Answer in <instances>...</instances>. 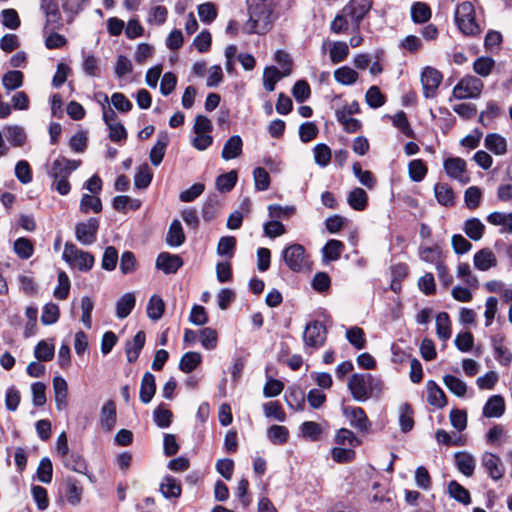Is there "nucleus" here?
Here are the masks:
<instances>
[{"label":"nucleus","instance_id":"nucleus-53","mask_svg":"<svg viewBox=\"0 0 512 512\" xmlns=\"http://www.w3.org/2000/svg\"><path fill=\"white\" fill-rule=\"evenodd\" d=\"M411 18L415 23H425L431 18L430 7L423 2H416L411 7Z\"/></svg>","mask_w":512,"mask_h":512},{"label":"nucleus","instance_id":"nucleus-21","mask_svg":"<svg viewBox=\"0 0 512 512\" xmlns=\"http://www.w3.org/2000/svg\"><path fill=\"white\" fill-rule=\"evenodd\" d=\"M116 406L112 400L106 401L100 412V424L106 431H111L116 424Z\"/></svg>","mask_w":512,"mask_h":512},{"label":"nucleus","instance_id":"nucleus-11","mask_svg":"<svg viewBox=\"0 0 512 512\" xmlns=\"http://www.w3.org/2000/svg\"><path fill=\"white\" fill-rule=\"evenodd\" d=\"M443 168L451 179L457 180L462 184H466L470 180L467 175L466 162L460 157H449L445 159Z\"/></svg>","mask_w":512,"mask_h":512},{"label":"nucleus","instance_id":"nucleus-30","mask_svg":"<svg viewBox=\"0 0 512 512\" xmlns=\"http://www.w3.org/2000/svg\"><path fill=\"white\" fill-rule=\"evenodd\" d=\"M484 145L495 155H504L507 152V141L498 133L487 134Z\"/></svg>","mask_w":512,"mask_h":512},{"label":"nucleus","instance_id":"nucleus-18","mask_svg":"<svg viewBox=\"0 0 512 512\" xmlns=\"http://www.w3.org/2000/svg\"><path fill=\"white\" fill-rule=\"evenodd\" d=\"M291 73V69H285L280 71L275 66L266 67L263 71V86L268 92H272L275 89V85L283 77L288 76Z\"/></svg>","mask_w":512,"mask_h":512},{"label":"nucleus","instance_id":"nucleus-48","mask_svg":"<svg viewBox=\"0 0 512 512\" xmlns=\"http://www.w3.org/2000/svg\"><path fill=\"white\" fill-rule=\"evenodd\" d=\"M335 115L337 121L343 125L347 132L353 133L361 128V122L358 119L351 118L346 109L336 110Z\"/></svg>","mask_w":512,"mask_h":512},{"label":"nucleus","instance_id":"nucleus-33","mask_svg":"<svg viewBox=\"0 0 512 512\" xmlns=\"http://www.w3.org/2000/svg\"><path fill=\"white\" fill-rule=\"evenodd\" d=\"M60 459L66 468L81 474L86 472V462L79 453L69 452Z\"/></svg>","mask_w":512,"mask_h":512},{"label":"nucleus","instance_id":"nucleus-35","mask_svg":"<svg viewBox=\"0 0 512 512\" xmlns=\"http://www.w3.org/2000/svg\"><path fill=\"white\" fill-rule=\"evenodd\" d=\"M333 74L335 81L344 86L355 84L359 78L358 72L349 66H341Z\"/></svg>","mask_w":512,"mask_h":512},{"label":"nucleus","instance_id":"nucleus-57","mask_svg":"<svg viewBox=\"0 0 512 512\" xmlns=\"http://www.w3.org/2000/svg\"><path fill=\"white\" fill-rule=\"evenodd\" d=\"M237 182L236 171H230L217 177L215 185L220 192H229Z\"/></svg>","mask_w":512,"mask_h":512},{"label":"nucleus","instance_id":"nucleus-25","mask_svg":"<svg viewBox=\"0 0 512 512\" xmlns=\"http://www.w3.org/2000/svg\"><path fill=\"white\" fill-rule=\"evenodd\" d=\"M243 142L239 135H233L225 142L221 157L224 160L235 159L242 153Z\"/></svg>","mask_w":512,"mask_h":512},{"label":"nucleus","instance_id":"nucleus-9","mask_svg":"<svg viewBox=\"0 0 512 512\" xmlns=\"http://www.w3.org/2000/svg\"><path fill=\"white\" fill-rule=\"evenodd\" d=\"M372 7V0H350L343 12L349 16L354 29H358L361 21Z\"/></svg>","mask_w":512,"mask_h":512},{"label":"nucleus","instance_id":"nucleus-7","mask_svg":"<svg viewBox=\"0 0 512 512\" xmlns=\"http://www.w3.org/2000/svg\"><path fill=\"white\" fill-rule=\"evenodd\" d=\"M282 258L288 268L299 272L308 265V258L305 249L300 244H292L282 251Z\"/></svg>","mask_w":512,"mask_h":512},{"label":"nucleus","instance_id":"nucleus-44","mask_svg":"<svg viewBox=\"0 0 512 512\" xmlns=\"http://www.w3.org/2000/svg\"><path fill=\"white\" fill-rule=\"evenodd\" d=\"M448 493L450 497L464 505H468L471 502L469 491L454 480L448 484Z\"/></svg>","mask_w":512,"mask_h":512},{"label":"nucleus","instance_id":"nucleus-42","mask_svg":"<svg viewBox=\"0 0 512 512\" xmlns=\"http://www.w3.org/2000/svg\"><path fill=\"white\" fill-rule=\"evenodd\" d=\"M79 209L84 214H88L90 211L99 213L102 210L101 199L96 195L83 194L80 200Z\"/></svg>","mask_w":512,"mask_h":512},{"label":"nucleus","instance_id":"nucleus-26","mask_svg":"<svg viewBox=\"0 0 512 512\" xmlns=\"http://www.w3.org/2000/svg\"><path fill=\"white\" fill-rule=\"evenodd\" d=\"M53 390L55 404L58 410L65 409L67 406L68 387L64 378L57 376L53 379Z\"/></svg>","mask_w":512,"mask_h":512},{"label":"nucleus","instance_id":"nucleus-29","mask_svg":"<svg viewBox=\"0 0 512 512\" xmlns=\"http://www.w3.org/2000/svg\"><path fill=\"white\" fill-rule=\"evenodd\" d=\"M185 242V234L181 225V222L178 219L172 221L169 226L167 235H166V243L170 247H179Z\"/></svg>","mask_w":512,"mask_h":512},{"label":"nucleus","instance_id":"nucleus-17","mask_svg":"<svg viewBox=\"0 0 512 512\" xmlns=\"http://www.w3.org/2000/svg\"><path fill=\"white\" fill-rule=\"evenodd\" d=\"M146 335L144 331H138L131 341H127L125 352L127 361L134 363L137 361L141 350L145 345Z\"/></svg>","mask_w":512,"mask_h":512},{"label":"nucleus","instance_id":"nucleus-6","mask_svg":"<svg viewBox=\"0 0 512 512\" xmlns=\"http://www.w3.org/2000/svg\"><path fill=\"white\" fill-rule=\"evenodd\" d=\"M99 226L100 222L96 217H91L86 221L78 222L75 225L76 240L85 246L92 245L97 240Z\"/></svg>","mask_w":512,"mask_h":512},{"label":"nucleus","instance_id":"nucleus-58","mask_svg":"<svg viewBox=\"0 0 512 512\" xmlns=\"http://www.w3.org/2000/svg\"><path fill=\"white\" fill-rule=\"evenodd\" d=\"M14 252L21 259H29L34 252L31 240L21 237L14 242Z\"/></svg>","mask_w":512,"mask_h":512},{"label":"nucleus","instance_id":"nucleus-56","mask_svg":"<svg viewBox=\"0 0 512 512\" xmlns=\"http://www.w3.org/2000/svg\"><path fill=\"white\" fill-rule=\"evenodd\" d=\"M349 54V47L346 42H333L330 48V59L332 63L337 64L344 61Z\"/></svg>","mask_w":512,"mask_h":512},{"label":"nucleus","instance_id":"nucleus-19","mask_svg":"<svg viewBox=\"0 0 512 512\" xmlns=\"http://www.w3.org/2000/svg\"><path fill=\"white\" fill-rule=\"evenodd\" d=\"M427 401L431 406L443 408L447 404V398L441 387L433 380L426 383Z\"/></svg>","mask_w":512,"mask_h":512},{"label":"nucleus","instance_id":"nucleus-4","mask_svg":"<svg viewBox=\"0 0 512 512\" xmlns=\"http://www.w3.org/2000/svg\"><path fill=\"white\" fill-rule=\"evenodd\" d=\"M62 258L70 266L76 267L80 271H89L95 262V258L90 252L79 249L71 242L65 243Z\"/></svg>","mask_w":512,"mask_h":512},{"label":"nucleus","instance_id":"nucleus-12","mask_svg":"<svg viewBox=\"0 0 512 512\" xmlns=\"http://www.w3.org/2000/svg\"><path fill=\"white\" fill-rule=\"evenodd\" d=\"M442 81V74L435 68L426 67L421 73V83L425 98H433Z\"/></svg>","mask_w":512,"mask_h":512},{"label":"nucleus","instance_id":"nucleus-55","mask_svg":"<svg viewBox=\"0 0 512 512\" xmlns=\"http://www.w3.org/2000/svg\"><path fill=\"white\" fill-rule=\"evenodd\" d=\"M300 430L303 437L311 441L319 440L323 432L321 425L314 421L303 422L300 426Z\"/></svg>","mask_w":512,"mask_h":512},{"label":"nucleus","instance_id":"nucleus-28","mask_svg":"<svg viewBox=\"0 0 512 512\" xmlns=\"http://www.w3.org/2000/svg\"><path fill=\"white\" fill-rule=\"evenodd\" d=\"M7 141L14 147L25 144L27 135L23 127L19 125H7L3 129Z\"/></svg>","mask_w":512,"mask_h":512},{"label":"nucleus","instance_id":"nucleus-22","mask_svg":"<svg viewBox=\"0 0 512 512\" xmlns=\"http://www.w3.org/2000/svg\"><path fill=\"white\" fill-rule=\"evenodd\" d=\"M455 464L458 470L465 476L470 477L473 475L476 461L475 458L468 452H456L454 454Z\"/></svg>","mask_w":512,"mask_h":512},{"label":"nucleus","instance_id":"nucleus-59","mask_svg":"<svg viewBox=\"0 0 512 512\" xmlns=\"http://www.w3.org/2000/svg\"><path fill=\"white\" fill-rule=\"evenodd\" d=\"M365 101L369 107L377 109L385 104L386 98L377 86H371L365 94Z\"/></svg>","mask_w":512,"mask_h":512},{"label":"nucleus","instance_id":"nucleus-47","mask_svg":"<svg viewBox=\"0 0 512 512\" xmlns=\"http://www.w3.org/2000/svg\"><path fill=\"white\" fill-rule=\"evenodd\" d=\"M287 405L295 411H302L305 406V395L298 389H290L285 395Z\"/></svg>","mask_w":512,"mask_h":512},{"label":"nucleus","instance_id":"nucleus-31","mask_svg":"<svg viewBox=\"0 0 512 512\" xmlns=\"http://www.w3.org/2000/svg\"><path fill=\"white\" fill-rule=\"evenodd\" d=\"M160 492L165 498H179L182 492L181 484L174 477L167 475L160 484Z\"/></svg>","mask_w":512,"mask_h":512},{"label":"nucleus","instance_id":"nucleus-52","mask_svg":"<svg viewBox=\"0 0 512 512\" xmlns=\"http://www.w3.org/2000/svg\"><path fill=\"white\" fill-rule=\"evenodd\" d=\"M82 487L73 478L66 480V499L69 504L77 505L81 501Z\"/></svg>","mask_w":512,"mask_h":512},{"label":"nucleus","instance_id":"nucleus-15","mask_svg":"<svg viewBox=\"0 0 512 512\" xmlns=\"http://www.w3.org/2000/svg\"><path fill=\"white\" fill-rule=\"evenodd\" d=\"M170 138L167 132H160L157 136L156 143L150 150L149 158L154 166H159L162 162L166 148L169 144Z\"/></svg>","mask_w":512,"mask_h":512},{"label":"nucleus","instance_id":"nucleus-62","mask_svg":"<svg viewBox=\"0 0 512 512\" xmlns=\"http://www.w3.org/2000/svg\"><path fill=\"white\" fill-rule=\"evenodd\" d=\"M3 86L8 90H15L23 84V73L18 70L8 71L2 78Z\"/></svg>","mask_w":512,"mask_h":512},{"label":"nucleus","instance_id":"nucleus-8","mask_svg":"<svg viewBox=\"0 0 512 512\" xmlns=\"http://www.w3.org/2000/svg\"><path fill=\"white\" fill-rule=\"evenodd\" d=\"M327 337V329L320 321L308 323L303 332V341L306 347L320 348L324 345Z\"/></svg>","mask_w":512,"mask_h":512},{"label":"nucleus","instance_id":"nucleus-1","mask_svg":"<svg viewBox=\"0 0 512 512\" xmlns=\"http://www.w3.org/2000/svg\"><path fill=\"white\" fill-rule=\"evenodd\" d=\"M249 19L244 24L248 34H265L273 24V9L266 0H248Z\"/></svg>","mask_w":512,"mask_h":512},{"label":"nucleus","instance_id":"nucleus-60","mask_svg":"<svg viewBox=\"0 0 512 512\" xmlns=\"http://www.w3.org/2000/svg\"><path fill=\"white\" fill-rule=\"evenodd\" d=\"M353 173L355 177L359 180V182L367 187L368 189L374 188L376 184V180L372 174V172L368 170H362L360 164L358 162L354 163L352 166Z\"/></svg>","mask_w":512,"mask_h":512},{"label":"nucleus","instance_id":"nucleus-10","mask_svg":"<svg viewBox=\"0 0 512 512\" xmlns=\"http://www.w3.org/2000/svg\"><path fill=\"white\" fill-rule=\"evenodd\" d=\"M342 413L348 419L350 425L360 432H368L371 423L361 407L342 406Z\"/></svg>","mask_w":512,"mask_h":512},{"label":"nucleus","instance_id":"nucleus-41","mask_svg":"<svg viewBox=\"0 0 512 512\" xmlns=\"http://www.w3.org/2000/svg\"><path fill=\"white\" fill-rule=\"evenodd\" d=\"M202 361V356L198 352H186L180 359L179 369L184 373L192 372Z\"/></svg>","mask_w":512,"mask_h":512},{"label":"nucleus","instance_id":"nucleus-34","mask_svg":"<svg viewBox=\"0 0 512 512\" xmlns=\"http://www.w3.org/2000/svg\"><path fill=\"white\" fill-rule=\"evenodd\" d=\"M487 221L495 226H501V233H512V213L492 212L487 216Z\"/></svg>","mask_w":512,"mask_h":512},{"label":"nucleus","instance_id":"nucleus-63","mask_svg":"<svg viewBox=\"0 0 512 512\" xmlns=\"http://www.w3.org/2000/svg\"><path fill=\"white\" fill-rule=\"evenodd\" d=\"M118 262V251L113 246H108L105 248L102 261H101V267L102 269L106 271H113Z\"/></svg>","mask_w":512,"mask_h":512},{"label":"nucleus","instance_id":"nucleus-43","mask_svg":"<svg viewBox=\"0 0 512 512\" xmlns=\"http://www.w3.org/2000/svg\"><path fill=\"white\" fill-rule=\"evenodd\" d=\"M220 202L217 195L208 196L202 206V217L205 221L209 222L215 219L218 215Z\"/></svg>","mask_w":512,"mask_h":512},{"label":"nucleus","instance_id":"nucleus-13","mask_svg":"<svg viewBox=\"0 0 512 512\" xmlns=\"http://www.w3.org/2000/svg\"><path fill=\"white\" fill-rule=\"evenodd\" d=\"M481 465L494 481L500 480L505 473L501 458L491 452H485L481 457Z\"/></svg>","mask_w":512,"mask_h":512},{"label":"nucleus","instance_id":"nucleus-36","mask_svg":"<svg viewBox=\"0 0 512 512\" xmlns=\"http://www.w3.org/2000/svg\"><path fill=\"white\" fill-rule=\"evenodd\" d=\"M347 202L352 209L363 211L367 206L368 195L365 190L356 187L349 192Z\"/></svg>","mask_w":512,"mask_h":512},{"label":"nucleus","instance_id":"nucleus-32","mask_svg":"<svg viewBox=\"0 0 512 512\" xmlns=\"http://www.w3.org/2000/svg\"><path fill=\"white\" fill-rule=\"evenodd\" d=\"M434 193L440 205L450 207L455 204L453 189L447 183H437L434 187Z\"/></svg>","mask_w":512,"mask_h":512},{"label":"nucleus","instance_id":"nucleus-49","mask_svg":"<svg viewBox=\"0 0 512 512\" xmlns=\"http://www.w3.org/2000/svg\"><path fill=\"white\" fill-rule=\"evenodd\" d=\"M483 194L478 186H470L464 193V203L470 210H475L479 207Z\"/></svg>","mask_w":512,"mask_h":512},{"label":"nucleus","instance_id":"nucleus-20","mask_svg":"<svg viewBox=\"0 0 512 512\" xmlns=\"http://www.w3.org/2000/svg\"><path fill=\"white\" fill-rule=\"evenodd\" d=\"M156 393L155 376L150 372H145L140 384L139 397L143 404H148Z\"/></svg>","mask_w":512,"mask_h":512},{"label":"nucleus","instance_id":"nucleus-14","mask_svg":"<svg viewBox=\"0 0 512 512\" xmlns=\"http://www.w3.org/2000/svg\"><path fill=\"white\" fill-rule=\"evenodd\" d=\"M155 266L165 274H175L183 266V260L179 255L161 252L157 256Z\"/></svg>","mask_w":512,"mask_h":512},{"label":"nucleus","instance_id":"nucleus-64","mask_svg":"<svg viewBox=\"0 0 512 512\" xmlns=\"http://www.w3.org/2000/svg\"><path fill=\"white\" fill-rule=\"evenodd\" d=\"M314 160L320 167H326L331 161V150L323 143L317 144L314 149Z\"/></svg>","mask_w":512,"mask_h":512},{"label":"nucleus","instance_id":"nucleus-16","mask_svg":"<svg viewBox=\"0 0 512 512\" xmlns=\"http://www.w3.org/2000/svg\"><path fill=\"white\" fill-rule=\"evenodd\" d=\"M474 267L480 271H487L497 265V258L489 248H482L473 257Z\"/></svg>","mask_w":512,"mask_h":512},{"label":"nucleus","instance_id":"nucleus-24","mask_svg":"<svg viewBox=\"0 0 512 512\" xmlns=\"http://www.w3.org/2000/svg\"><path fill=\"white\" fill-rule=\"evenodd\" d=\"M504 411L505 403L500 395L491 396L483 407V415L487 418H499Z\"/></svg>","mask_w":512,"mask_h":512},{"label":"nucleus","instance_id":"nucleus-37","mask_svg":"<svg viewBox=\"0 0 512 512\" xmlns=\"http://www.w3.org/2000/svg\"><path fill=\"white\" fill-rule=\"evenodd\" d=\"M165 310V303L159 295H152L148 301L146 312L147 316L153 320H159Z\"/></svg>","mask_w":512,"mask_h":512},{"label":"nucleus","instance_id":"nucleus-54","mask_svg":"<svg viewBox=\"0 0 512 512\" xmlns=\"http://www.w3.org/2000/svg\"><path fill=\"white\" fill-rule=\"evenodd\" d=\"M289 436V431L285 426L272 425L267 430L268 439L276 445L284 444Z\"/></svg>","mask_w":512,"mask_h":512},{"label":"nucleus","instance_id":"nucleus-3","mask_svg":"<svg viewBox=\"0 0 512 512\" xmlns=\"http://www.w3.org/2000/svg\"><path fill=\"white\" fill-rule=\"evenodd\" d=\"M455 22L464 35H477L480 26L476 21L475 6L472 1H463L456 7Z\"/></svg>","mask_w":512,"mask_h":512},{"label":"nucleus","instance_id":"nucleus-23","mask_svg":"<svg viewBox=\"0 0 512 512\" xmlns=\"http://www.w3.org/2000/svg\"><path fill=\"white\" fill-rule=\"evenodd\" d=\"M463 232L473 241H479L482 239L485 233V225L483 222L477 218L472 217L467 219L463 223Z\"/></svg>","mask_w":512,"mask_h":512},{"label":"nucleus","instance_id":"nucleus-40","mask_svg":"<svg viewBox=\"0 0 512 512\" xmlns=\"http://www.w3.org/2000/svg\"><path fill=\"white\" fill-rule=\"evenodd\" d=\"M399 425L403 433L411 431L414 427L413 410L407 403L399 407Z\"/></svg>","mask_w":512,"mask_h":512},{"label":"nucleus","instance_id":"nucleus-51","mask_svg":"<svg viewBox=\"0 0 512 512\" xmlns=\"http://www.w3.org/2000/svg\"><path fill=\"white\" fill-rule=\"evenodd\" d=\"M153 178V173L147 164L141 165L135 176H134V185L138 189H146Z\"/></svg>","mask_w":512,"mask_h":512},{"label":"nucleus","instance_id":"nucleus-38","mask_svg":"<svg viewBox=\"0 0 512 512\" xmlns=\"http://www.w3.org/2000/svg\"><path fill=\"white\" fill-rule=\"evenodd\" d=\"M436 333L442 341L451 337V321L447 312H440L436 316Z\"/></svg>","mask_w":512,"mask_h":512},{"label":"nucleus","instance_id":"nucleus-39","mask_svg":"<svg viewBox=\"0 0 512 512\" xmlns=\"http://www.w3.org/2000/svg\"><path fill=\"white\" fill-rule=\"evenodd\" d=\"M344 244L336 239H330L322 249L323 259L325 261H336L340 258Z\"/></svg>","mask_w":512,"mask_h":512},{"label":"nucleus","instance_id":"nucleus-27","mask_svg":"<svg viewBox=\"0 0 512 512\" xmlns=\"http://www.w3.org/2000/svg\"><path fill=\"white\" fill-rule=\"evenodd\" d=\"M136 304L134 293L127 292L116 302V316L119 319H125L132 312Z\"/></svg>","mask_w":512,"mask_h":512},{"label":"nucleus","instance_id":"nucleus-2","mask_svg":"<svg viewBox=\"0 0 512 512\" xmlns=\"http://www.w3.org/2000/svg\"><path fill=\"white\" fill-rule=\"evenodd\" d=\"M348 389L357 402H366L371 397H378L383 384L379 378L370 373H355L348 381Z\"/></svg>","mask_w":512,"mask_h":512},{"label":"nucleus","instance_id":"nucleus-46","mask_svg":"<svg viewBox=\"0 0 512 512\" xmlns=\"http://www.w3.org/2000/svg\"><path fill=\"white\" fill-rule=\"evenodd\" d=\"M418 254L422 261L430 264H435V266L437 265V262H443L441 260L442 251L438 246H420Z\"/></svg>","mask_w":512,"mask_h":512},{"label":"nucleus","instance_id":"nucleus-61","mask_svg":"<svg viewBox=\"0 0 512 512\" xmlns=\"http://www.w3.org/2000/svg\"><path fill=\"white\" fill-rule=\"evenodd\" d=\"M199 339H200L201 345L206 350H213L217 346L218 337H217L216 330H214L210 327H206V328H203L200 330Z\"/></svg>","mask_w":512,"mask_h":512},{"label":"nucleus","instance_id":"nucleus-45","mask_svg":"<svg viewBox=\"0 0 512 512\" xmlns=\"http://www.w3.org/2000/svg\"><path fill=\"white\" fill-rule=\"evenodd\" d=\"M443 382L449 391L457 397H463L467 392L466 383L454 375H445L443 377Z\"/></svg>","mask_w":512,"mask_h":512},{"label":"nucleus","instance_id":"nucleus-50","mask_svg":"<svg viewBox=\"0 0 512 512\" xmlns=\"http://www.w3.org/2000/svg\"><path fill=\"white\" fill-rule=\"evenodd\" d=\"M262 407L266 418H272L279 422L286 420V414L278 401L264 403Z\"/></svg>","mask_w":512,"mask_h":512},{"label":"nucleus","instance_id":"nucleus-5","mask_svg":"<svg viewBox=\"0 0 512 512\" xmlns=\"http://www.w3.org/2000/svg\"><path fill=\"white\" fill-rule=\"evenodd\" d=\"M484 84L481 79L475 76L462 78L453 88L452 94L456 99L478 98L483 90Z\"/></svg>","mask_w":512,"mask_h":512}]
</instances>
